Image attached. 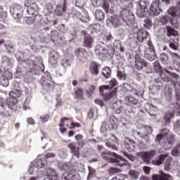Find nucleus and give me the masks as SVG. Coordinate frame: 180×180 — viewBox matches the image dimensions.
Instances as JSON below:
<instances>
[{
    "mask_svg": "<svg viewBox=\"0 0 180 180\" xmlns=\"http://www.w3.org/2000/svg\"><path fill=\"white\" fill-rule=\"evenodd\" d=\"M22 65L23 70H20V67H18L16 70V74H23V71H27L32 75H40L44 71V64H43V58L37 56L34 60L28 58L22 61Z\"/></svg>",
    "mask_w": 180,
    "mask_h": 180,
    "instance_id": "1",
    "label": "nucleus"
},
{
    "mask_svg": "<svg viewBox=\"0 0 180 180\" xmlns=\"http://www.w3.org/2000/svg\"><path fill=\"white\" fill-rule=\"evenodd\" d=\"M153 68L155 71V72H160V77L165 82H174V79H179L180 76L179 75L172 72L167 68H164V71L168 74L169 76L167 75V74L164 73L162 71V68H161V64H160V62L158 60H155L153 63ZM174 78V79H172Z\"/></svg>",
    "mask_w": 180,
    "mask_h": 180,
    "instance_id": "2",
    "label": "nucleus"
},
{
    "mask_svg": "<svg viewBox=\"0 0 180 180\" xmlns=\"http://www.w3.org/2000/svg\"><path fill=\"white\" fill-rule=\"evenodd\" d=\"M101 158L111 162V164H117V167H123V165L120 164V160L123 158L115 152H101Z\"/></svg>",
    "mask_w": 180,
    "mask_h": 180,
    "instance_id": "3",
    "label": "nucleus"
},
{
    "mask_svg": "<svg viewBox=\"0 0 180 180\" xmlns=\"http://www.w3.org/2000/svg\"><path fill=\"white\" fill-rule=\"evenodd\" d=\"M47 176L51 180H59L60 178L58 177V174L54 168L53 167H46L44 169V172L42 170L38 171L37 178L41 179L43 176Z\"/></svg>",
    "mask_w": 180,
    "mask_h": 180,
    "instance_id": "4",
    "label": "nucleus"
},
{
    "mask_svg": "<svg viewBox=\"0 0 180 180\" xmlns=\"http://www.w3.org/2000/svg\"><path fill=\"white\" fill-rule=\"evenodd\" d=\"M39 83L42 86V89H45V91H50L53 89L54 85L51 79V75L49 72H46L42 75L39 80Z\"/></svg>",
    "mask_w": 180,
    "mask_h": 180,
    "instance_id": "5",
    "label": "nucleus"
},
{
    "mask_svg": "<svg viewBox=\"0 0 180 180\" xmlns=\"http://www.w3.org/2000/svg\"><path fill=\"white\" fill-rule=\"evenodd\" d=\"M120 18L122 19L127 25H130L131 22L134 20V15L130 11L123 8L120 13Z\"/></svg>",
    "mask_w": 180,
    "mask_h": 180,
    "instance_id": "6",
    "label": "nucleus"
},
{
    "mask_svg": "<svg viewBox=\"0 0 180 180\" xmlns=\"http://www.w3.org/2000/svg\"><path fill=\"white\" fill-rule=\"evenodd\" d=\"M10 13L13 19H18L19 22L20 19L23 16V8L20 4H15L10 8Z\"/></svg>",
    "mask_w": 180,
    "mask_h": 180,
    "instance_id": "7",
    "label": "nucleus"
},
{
    "mask_svg": "<svg viewBox=\"0 0 180 180\" xmlns=\"http://www.w3.org/2000/svg\"><path fill=\"white\" fill-rule=\"evenodd\" d=\"M50 33L51 30L49 28L41 30L38 33H37V37H39V41L42 43H49L50 41Z\"/></svg>",
    "mask_w": 180,
    "mask_h": 180,
    "instance_id": "8",
    "label": "nucleus"
},
{
    "mask_svg": "<svg viewBox=\"0 0 180 180\" xmlns=\"http://www.w3.org/2000/svg\"><path fill=\"white\" fill-rule=\"evenodd\" d=\"M161 1L154 0L152 1L150 6V12L153 16H159V15L162 12V9L160 8V4Z\"/></svg>",
    "mask_w": 180,
    "mask_h": 180,
    "instance_id": "9",
    "label": "nucleus"
},
{
    "mask_svg": "<svg viewBox=\"0 0 180 180\" xmlns=\"http://www.w3.org/2000/svg\"><path fill=\"white\" fill-rule=\"evenodd\" d=\"M51 19L49 15H41L40 14L35 15V26H46L50 23Z\"/></svg>",
    "mask_w": 180,
    "mask_h": 180,
    "instance_id": "10",
    "label": "nucleus"
},
{
    "mask_svg": "<svg viewBox=\"0 0 180 180\" xmlns=\"http://www.w3.org/2000/svg\"><path fill=\"white\" fill-rule=\"evenodd\" d=\"M157 155V150H151L149 151L142 152L141 157V160L146 162V164H150V161L153 160Z\"/></svg>",
    "mask_w": 180,
    "mask_h": 180,
    "instance_id": "11",
    "label": "nucleus"
},
{
    "mask_svg": "<svg viewBox=\"0 0 180 180\" xmlns=\"http://www.w3.org/2000/svg\"><path fill=\"white\" fill-rule=\"evenodd\" d=\"M135 29L136 30L137 34H136V39L138 41V43H143L147 37H148V32H147L146 30L141 28L139 30V25L136 24L134 25Z\"/></svg>",
    "mask_w": 180,
    "mask_h": 180,
    "instance_id": "12",
    "label": "nucleus"
},
{
    "mask_svg": "<svg viewBox=\"0 0 180 180\" xmlns=\"http://www.w3.org/2000/svg\"><path fill=\"white\" fill-rule=\"evenodd\" d=\"M117 85V80H116V79H112L109 82V85L100 86V95H103V94H105V91H110V89H113V88H115V86H116Z\"/></svg>",
    "mask_w": 180,
    "mask_h": 180,
    "instance_id": "13",
    "label": "nucleus"
},
{
    "mask_svg": "<svg viewBox=\"0 0 180 180\" xmlns=\"http://www.w3.org/2000/svg\"><path fill=\"white\" fill-rule=\"evenodd\" d=\"M148 63L141 58L139 53L135 55V66L139 71L143 70V67H147Z\"/></svg>",
    "mask_w": 180,
    "mask_h": 180,
    "instance_id": "14",
    "label": "nucleus"
},
{
    "mask_svg": "<svg viewBox=\"0 0 180 180\" xmlns=\"http://www.w3.org/2000/svg\"><path fill=\"white\" fill-rule=\"evenodd\" d=\"M94 53L96 56H98L102 58L103 57H105L106 54H108V49L105 48L103 44H98L95 46Z\"/></svg>",
    "mask_w": 180,
    "mask_h": 180,
    "instance_id": "15",
    "label": "nucleus"
},
{
    "mask_svg": "<svg viewBox=\"0 0 180 180\" xmlns=\"http://www.w3.org/2000/svg\"><path fill=\"white\" fill-rule=\"evenodd\" d=\"M168 157H169V155L168 153L160 154L152 160V164L155 167H160V165H162V164L165 162V160H167V158H168Z\"/></svg>",
    "mask_w": 180,
    "mask_h": 180,
    "instance_id": "16",
    "label": "nucleus"
},
{
    "mask_svg": "<svg viewBox=\"0 0 180 180\" xmlns=\"http://www.w3.org/2000/svg\"><path fill=\"white\" fill-rule=\"evenodd\" d=\"M175 141V139L172 135H167L164 139V144L162 145L163 148L165 150H169L172 148L174 146V143Z\"/></svg>",
    "mask_w": 180,
    "mask_h": 180,
    "instance_id": "17",
    "label": "nucleus"
},
{
    "mask_svg": "<svg viewBox=\"0 0 180 180\" xmlns=\"http://www.w3.org/2000/svg\"><path fill=\"white\" fill-rule=\"evenodd\" d=\"M107 26L108 27H117L120 26V18L119 16L114 15L107 20Z\"/></svg>",
    "mask_w": 180,
    "mask_h": 180,
    "instance_id": "18",
    "label": "nucleus"
},
{
    "mask_svg": "<svg viewBox=\"0 0 180 180\" xmlns=\"http://www.w3.org/2000/svg\"><path fill=\"white\" fill-rule=\"evenodd\" d=\"M0 115L8 117L12 115V109H11L6 104L2 103V100L0 98Z\"/></svg>",
    "mask_w": 180,
    "mask_h": 180,
    "instance_id": "19",
    "label": "nucleus"
},
{
    "mask_svg": "<svg viewBox=\"0 0 180 180\" xmlns=\"http://www.w3.org/2000/svg\"><path fill=\"white\" fill-rule=\"evenodd\" d=\"M124 146L129 153H134L136 150V141L130 138L124 139Z\"/></svg>",
    "mask_w": 180,
    "mask_h": 180,
    "instance_id": "20",
    "label": "nucleus"
},
{
    "mask_svg": "<svg viewBox=\"0 0 180 180\" xmlns=\"http://www.w3.org/2000/svg\"><path fill=\"white\" fill-rule=\"evenodd\" d=\"M58 58H60V54L54 51L50 52L49 54V63L52 65H56L58 63Z\"/></svg>",
    "mask_w": 180,
    "mask_h": 180,
    "instance_id": "21",
    "label": "nucleus"
},
{
    "mask_svg": "<svg viewBox=\"0 0 180 180\" xmlns=\"http://www.w3.org/2000/svg\"><path fill=\"white\" fill-rule=\"evenodd\" d=\"M105 92H106V91H104V94L103 95H101V96H103L104 101H110L112 98L116 96V94L117 93V88H113L112 90L108 93L105 94Z\"/></svg>",
    "mask_w": 180,
    "mask_h": 180,
    "instance_id": "22",
    "label": "nucleus"
},
{
    "mask_svg": "<svg viewBox=\"0 0 180 180\" xmlns=\"http://www.w3.org/2000/svg\"><path fill=\"white\" fill-rule=\"evenodd\" d=\"M175 116V112L173 111L166 112L163 117L162 122L165 123V126H169V123H171V119H174Z\"/></svg>",
    "mask_w": 180,
    "mask_h": 180,
    "instance_id": "23",
    "label": "nucleus"
},
{
    "mask_svg": "<svg viewBox=\"0 0 180 180\" xmlns=\"http://www.w3.org/2000/svg\"><path fill=\"white\" fill-rule=\"evenodd\" d=\"M154 81H155V84L152 86V89L151 87H149V89L150 91H153V89L155 93L159 92L161 88L164 86V84L158 78H155Z\"/></svg>",
    "mask_w": 180,
    "mask_h": 180,
    "instance_id": "24",
    "label": "nucleus"
},
{
    "mask_svg": "<svg viewBox=\"0 0 180 180\" xmlns=\"http://www.w3.org/2000/svg\"><path fill=\"white\" fill-rule=\"evenodd\" d=\"M144 57L148 61H154L157 58L155 51H144Z\"/></svg>",
    "mask_w": 180,
    "mask_h": 180,
    "instance_id": "25",
    "label": "nucleus"
},
{
    "mask_svg": "<svg viewBox=\"0 0 180 180\" xmlns=\"http://www.w3.org/2000/svg\"><path fill=\"white\" fill-rule=\"evenodd\" d=\"M26 11L28 15H39V7H37V4L27 6Z\"/></svg>",
    "mask_w": 180,
    "mask_h": 180,
    "instance_id": "26",
    "label": "nucleus"
},
{
    "mask_svg": "<svg viewBox=\"0 0 180 180\" xmlns=\"http://www.w3.org/2000/svg\"><path fill=\"white\" fill-rule=\"evenodd\" d=\"M102 8L107 13L112 14L116 12V6H115V5L113 4L110 6L108 2H104Z\"/></svg>",
    "mask_w": 180,
    "mask_h": 180,
    "instance_id": "27",
    "label": "nucleus"
},
{
    "mask_svg": "<svg viewBox=\"0 0 180 180\" xmlns=\"http://www.w3.org/2000/svg\"><path fill=\"white\" fill-rule=\"evenodd\" d=\"M67 11V4H63V6L58 5L56 6L54 13L57 16H62L63 13Z\"/></svg>",
    "mask_w": 180,
    "mask_h": 180,
    "instance_id": "28",
    "label": "nucleus"
},
{
    "mask_svg": "<svg viewBox=\"0 0 180 180\" xmlns=\"http://www.w3.org/2000/svg\"><path fill=\"white\" fill-rule=\"evenodd\" d=\"M167 13H168V15L172 16V18H178V16H179L180 15V11L174 6L169 7L167 9Z\"/></svg>",
    "mask_w": 180,
    "mask_h": 180,
    "instance_id": "29",
    "label": "nucleus"
},
{
    "mask_svg": "<svg viewBox=\"0 0 180 180\" xmlns=\"http://www.w3.org/2000/svg\"><path fill=\"white\" fill-rule=\"evenodd\" d=\"M165 34H166L167 37H172V36L175 37L178 36V31H176L173 27L169 26L166 27V31H165Z\"/></svg>",
    "mask_w": 180,
    "mask_h": 180,
    "instance_id": "30",
    "label": "nucleus"
},
{
    "mask_svg": "<svg viewBox=\"0 0 180 180\" xmlns=\"http://www.w3.org/2000/svg\"><path fill=\"white\" fill-rule=\"evenodd\" d=\"M92 44H94V38L88 35L84 37V46L87 49H92Z\"/></svg>",
    "mask_w": 180,
    "mask_h": 180,
    "instance_id": "31",
    "label": "nucleus"
},
{
    "mask_svg": "<svg viewBox=\"0 0 180 180\" xmlns=\"http://www.w3.org/2000/svg\"><path fill=\"white\" fill-rule=\"evenodd\" d=\"M62 180H79V176L70 174L68 172H64L61 176Z\"/></svg>",
    "mask_w": 180,
    "mask_h": 180,
    "instance_id": "32",
    "label": "nucleus"
},
{
    "mask_svg": "<svg viewBox=\"0 0 180 180\" xmlns=\"http://www.w3.org/2000/svg\"><path fill=\"white\" fill-rule=\"evenodd\" d=\"M2 65L4 68H12V60L8 56H3L2 58Z\"/></svg>",
    "mask_w": 180,
    "mask_h": 180,
    "instance_id": "33",
    "label": "nucleus"
},
{
    "mask_svg": "<svg viewBox=\"0 0 180 180\" xmlns=\"http://www.w3.org/2000/svg\"><path fill=\"white\" fill-rule=\"evenodd\" d=\"M10 109H11V111L16 108V105H18V99L16 98H12L10 97V98H8L6 101V104Z\"/></svg>",
    "mask_w": 180,
    "mask_h": 180,
    "instance_id": "34",
    "label": "nucleus"
},
{
    "mask_svg": "<svg viewBox=\"0 0 180 180\" xmlns=\"http://www.w3.org/2000/svg\"><path fill=\"white\" fill-rule=\"evenodd\" d=\"M113 47L115 50H120L121 53H124V46L122 44L120 40H115L113 42Z\"/></svg>",
    "mask_w": 180,
    "mask_h": 180,
    "instance_id": "35",
    "label": "nucleus"
},
{
    "mask_svg": "<svg viewBox=\"0 0 180 180\" xmlns=\"http://www.w3.org/2000/svg\"><path fill=\"white\" fill-rule=\"evenodd\" d=\"M9 96L13 99H18V98H20V96H22V91L19 89H14L9 92Z\"/></svg>",
    "mask_w": 180,
    "mask_h": 180,
    "instance_id": "36",
    "label": "nucleus"
},
{
    "mask_svg": "<svg viewBox=\"0 0 180 180\" xmlns=\"http://www.w3.org/2000/svg\"><path fill=\"white\" fill-rule=\"evenodd\" d=\"M91 72L93 75H98L99 74V65L96 62H92L90 66Z\"/></svg>",
    "mask_w": 180,
    "mask_h": 180,
    "instance_id": "37",
    "label": "nucleus"
},
{
    "mask_svg": "<svg viewBox=\"0 0 180 180\" xmlns=\"http://www.w3.org/2000/svg\"><path fill=\"white\" fill-rule=\"evenodd\" d=\"M168 22H170L171 25H172V20L169 15H163L159 18V22L162 23V25H167Z\"/></svg>",
    "mask_w": 180,
    "mask_h": 180,
    "instance_id": "38",
    "label": "nucleus"
},
{
    "mask_svg": "<svg viewBox=\"0 0 180 180\" xmlns=\"http://www.w3.org/2000/svg\"><path fill=\"white\" fill-rule=\"evenodd\" d=\"M79 20L83 23H88V22L90 20L88 12L83 11L79 17Z\"/></svg>",
    "mask_w": 180,
    "mask_h": 180,
    "instance_id": "39",
    "label": "nucleus"
},
{
    "mask_svg": "<svg viewBox=\"0 0 180 180\" xmlns=\"http://www.w3.org/2000/svg\"><path fill=\"white\" fill-rule=\"evenodd\" d=\"M157 107L150 105L148 107L146 108V111L150 116H155L157 115Z\"/></svg>",
    "mask_w": 180,
    "mask_h": 180,
    "instance_id": "40",
    "label": "nucleus"
},
{
    "mask_svg": "<svg viewBox=\"0 0 180 180\" xmlns=\"http://www.w3.org/2000/svg\"><path fill=\"white\" fill-rule=\"evenodd\" d=\"M98 27H99V24L90 25L89 28L86 29V33L88 34H94L98 32Z\"/></svg>",
    "mask_w": 180,
    "mask_h": 180,
    "instance_id": "41",
    "label": "nucleus"
},
{
    "mask_svg": "<svg viewBox=\"0 0 180 180\" xmlns=\"http://www.w3.org/2000/svg\"><path fill=\"white\" fill-rule=\"evenodd\" d=\"M95 16L98 22H102L105 19V13L101 10H97L95 13Z\"/></svg>",
    "mask_w": 180,
    "mask_h": 180,
    "instance_id": "42",
    "label": "nucleus"
},
{
    "mask_svg": "<svg viewBox=\"0 0 180 180\" xmlns=\"http://www.w3.org/2000/svg\"><path fill=\"white\" fill-rule=\"evenodd\" d=\"M68 147L71 151V153H72V154H74V155H75L76 157H78L79 155V150H77V146H75V144H74V143H71L68 145Z\"/></svg>",
    "mask_w": 180,
    "mask_h": 180,
    "instance_id": "43",
    "label": "nucleus"
},
{
    "mask_svg": "<svg viewBox=\"0 0 180 180\" xmlns=\"http://www.w3.org/2000/svg\"><path fill=\"white\" fill-rule=\"evenodd\" d=\"M102 75L108 79L112 75V70H110V68L109 67H105L104 69L102 70L101 72Z\"/></svg>",
    "mask_w": 180,
    "mask_h": 180,
    "instance_id": "44",
    "label": "nucleus"
},
{
    "mask_svg": "<svg viewBox=\"0 0 180 180\" xmlns=\"http://www.w3.org/2000/svg\"><path fill=\"white\" fill-rule=\"evenodd\" d=\"M88 169H89V175L87 176V180H90V179H92V178H95V176H96V170L91 166H89Z\"/></svg>",
    "mask_w": 180,
    "mask_h": 180,
    "instance_id": "45",
    "label": "nucleus"
},
{
    "mask_svg": "<svg viewBox=\"0 0 180 180\" xmlns=\"http://www.w3.org/2000/svg\"><path fill=\"white\" fill-rule=\"evenodd\" d=\"M139 7L140 9H143V11H148V8H147L148 5L150 4V2L147 0H139Z\"/></svg>",
    "mask_w": 180,
    "mask_h": 180,
    "instance_id": "46",
    "label": "nucleus"
},
{
    "mask_svg": "<svg viewBox=\"0 0 180 180\" xmlns=\"http://www.w3.org/2000/svg\"><path fill=\"white\" fill-rule=\"evenodd\" d=\"M60 64L63 68H70L71 67V60L68 59V58H64Z\"/></svg>",
    "mask_w": 180,
    "mask_h": 180,
    "instance_id": "47",
    "label": "nucleus"
},
{
    "mask_svg": "<svg viewBox=\"0 0 180 180\" xmlns=\"http://www.w3.org/2000/svg\"><path fill=\"white\" fill-rule=\"evenodd\" d=\"M46 159H38L37 160H36L35 162V165L37 168H39L41 169L44 167H46Z\"/></svg>",
    "mask_w": 180,
    "mask_h": 180,
    "instance_id": "48",
    "label": "nucleus"
},
{
    "mask_svg": "<svg viewBox=\"0 0 180 180\" xmlns=\"http://www.w3.org/2000/svg\"><path fill=\"white\" fill-rule=\"evenodd\" d=\"M147 12L148 11H144L143 9L139 8L136 11V15L138 16V18L143 19L144 18H147V15L148 13Z\"/></svg>",
    "mask_w": 180,
    "mask_h": 180,
    "instance_id": "49",
    "label": "nucleus"
},
{
    "mask_svg": "<svg viewBox=\"0 0 180 180\" xmlns=\"http://www.w3.org/2000/svg\"><path fill=\"white\" fill-rule=\"evenodd\" d=\"M49 36L50 40H52L53 43H56V41L58 39V32H57V30H52L51 31Z\"/></svg>",
    "mask_w": 180,
    "mask_h": 180,
    "instance_id": "50",
    "label": "nucleus"
},
{
    "mask_svg": "<svg viewBox=\"0 0 180 180\" xmlns=\"http://www.w3.org/2000/svg\"><path fill=\"white\" fill-rule=\"evenodd\" d=\"M0 85L2 86H9V79L5 76H0Z\"/></svg>",
    "mask_w": 180,
    "mask_h": 180,
    "instance_id": "51",
    "label": "nucleus"
},
{
    "mask_svg": "<svg viewBox=\"0 0 180 180\" xmlns=\"http://www.w3.org/2000/svg\"><path fill=\"white\" fill-rule=\"evenodd\" d=\"M129 175L132 179L137 180V179L140 176V173L136 170H130L129 172Z\"/></svg>",
    "mask_w": 180,
    "mask_h": 180,
    "instance_id": "52",
    "label": "nucleus"
},
{
    "mask_svg": "<svg viewBox=\"0 0 180 180\" xmlns=\"http://www.w3.org/2000/svg\"><path fill=\"white\" fill-rule=\"evenodd\" d=\"M143 27L146 29H150L153 26V21L150 20V18H147V17L143 20Z\"/></svg>",
    "mask_w": 180,
    "mask_h": 180,
    "instance_id": "53",
    "label": "nucleus"
},
{
    "mask_svg": "<svg viewBox=\"0 0 180 180\" xmlns=\"http://www.w3.org/2000/svg\"><path fill=\"white\" fill-rule=\"evenodd\" d=\"M160 60L162 64H168V60H169V56H168V54L163 53L160 55Z\"/></svg>",
    "mask_w": 180,
    "mask_h": 180,
    "instance_id": "54",
    "label": "nucleus"
},
{
    "mask_svg": "<svg viewBox=\"0 0 180 180\" xmlns=\"http://www.w3.org/2000/svg\"><path fill=\"white\" fill-rule=\"evenodd\" d=\"M25 22L27 25H36V16L25 18Z\"/></svg>",
    "mask_w": 180,
    "mask_h": 180,
    "instance_id": "55",
    "label": "nucleus"
},
{
    "mask_svg": "<svg viewBox=\"0 0 180 180\" xmlns=\"http://www.w3.org/2000/svg\"><path fill=\"white\" fill-rule=\"evenodd\" d=\"M179 151H180V144L176 146L173 150H172V155L173 157H178L179 155Z\"/></svg>",
    "mask_w": 180,
    "mask_h": 180,
    "instance_id": "56",
    "label": "nucleus"
},
{
    "mask_svg": "<svg viewBox=\"0 0 180 180\" xmlns=\"http://www.w3.org/2000/svg\"><path fill=\"white\" fill-rule=\"evenodd\" d=\"M59 168L62 171H68L70 169V165L68 163H59Z\"/></svg>",
    "mask_w": 180,
    "mask_h": 180,
    "instance_id": "57",
    "label": "nucleus"
},
{
    "mask_svg": "<svg viewBox=\"0 0 180 180\" xmlns=\"http://www.w3.org/2000/svg\"><path fill=\"white\" fill-rule=\"evenodd\" d=\"M71 14L72 15L73 18H75V19H79V18H81V15L82 14V13L75 9H72Z\"/></svg>",
    "mask_w": 180,
    "mask_h": 180,
    "instance_id": "58",
    "label": "nucleus"
},
{
    "mask_svg": "<svg viewBox=\"0 0 180 180\" xmlns=\"http://www.w3.org/2000/svg\"><path fill=\"white\" fill-rule=\"evenodd\" d=\"M105 146L107 148H109L110 150H112V151H117V147L115 146V144L110 142H105Z\"/></svg>",
    "mask_w": 180,
    "mask_h": 180,
    "instance_id": "59",
    "label": "nucleus"
},
{
    "mask_svg": "<svg viewBox=\"0 0 180 180\" xmlns=\"http://www.w3.org/2000/svg\"><path fill=\"white\" fill-rule=\"evenodd\" d=\"M112 109L113 110V112H115V113H120V108H119V104H117V102L112 103Z\"/></svg>",
    "mask_w": 180,
    "mask_h": 180,
    "instance_id": "60",
    "label": "nucleus"
},
{
    "mask_svg": "<svg viewBox=\"0 0 180 180\" xmlns=\"http://www.w3.org/2000/svg\"><path fill=\"white\" fill-rule=\"evenodd\" d=\"M46 10L48 12H53L54 11V4L53 2H48L46 5Z\"/></svg>",
    "mask_w": 180,
    "mask_h": 180,
    "instance_id": "61",
    "label": "nucleus"
},
{
    "mask_svg": "<svg viewBox=\"0 0 180 180\" xmlns=\"http://www.w3.org/2000/svg\"><path fill=\"white\" fill-rule=\"evenodd\" d=\"M174 91L176 92V96L180 98V84L175 83L174 84Z\"/></svg>",
    "mask_w": 180,
    "mask_h": 180,
    "instance_id": "62",
    "label": "nucleus"
},
{
    "mask_svg": "<svg viewBox=\"0 0 180 180\" xmlns=\"http://www.w3.org/2000/svg\"><path fill=\"white\" fill-rule=\"evenodd\" d=\"M85 5V0H76L75 1V6L77 8H84Z\"/></svg>",
    "mask_w": 180,
    "mask_h": 180,
    "instance_id": "63",
    "label": "nucleus"
},
{
    "mask_svg": "<svg viewBox=\"0 0 180 180\" xmlns=\"http://www.w3.org/2000/svg\"><path fill=\"white\" fill-rule=\"evenodd\" d=\"M173 127L174 130L180 131V120H176L173 123Z\"/></svg>",
    "mask_w": 180,
    "mask_h": 180,
    "instance_id": "64",
    "label": "nucleus"
}]
</instances>
